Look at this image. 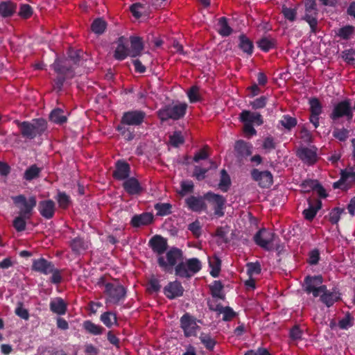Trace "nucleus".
I'll list each match as a JSON object with an SVG mask.
<instances>
[{
    "instance_id": "5fc2aeb1",
    "label": "nucleus",
    "mask_w": 355,
    "mask_h": 355,
    "mask_svg": "<svg viewBox=\"0 0 355 355\" xmlns=\"http://www.w3.org/2000/svg\"><path fill=\"white\" fill-rule=\"evenodd\" d=\"M355 27L352 25H347L338 30L337 35L343 40H347L354 33Z\"/></svg>"
},
{
    "instance_id": "7c9ffc66",
    "label": "nucleus",
    "mask_w": 355,
    "mask_h": 355,
    "mask_svg": "<svg viewBox=\"0 0 355 355\" xmlns=\"http://www.w3.org/2000/svg\"><path fill=\"white\" fill-rule=\"evenodd\" d=\"M50 310L58 315H64L67 311V304L61 297H57L50 302Z\"/></svg>"
},
{
    "instance_id": "bb28decb",
    "label": "nucleus",
    "mask_w": 355,
    "mask_h": 355,
    "mask_svg": "<svg viewBox=\"0 0 355 355\" xmlns=\"http://www.w3.org/2000/svg\"><path fill=\"white\" fill-rule=\"evenodd\" d=\"M309 207L305 209L302 214L306 220L311 221L316 216L317 212L322 207V202L320 200H316L315 203L313 205L311 200H308Z\"/></svg>"
},
{
    "instance_id": "3c124183",
    "label": "nucleus",
    "mask_w": 355,
    "mask_h": 355,
    "mask_svg": "<svg viewBox=\"0 0 355 355\" xmlns=\"http://www.w3.org/2000/svg\"><path fill=\"white\" fill-rule=\"evenodd\" d=\"M309 112L314 115L321 114L322 113V105L317 98H312L309 100Z\"/></svg>"
},
{
    "instance_id": "37998d69",
    "label": "nucleus",
    "mask_w": 355,
    "mask_h": 355,
    "mask_svg": "<svg viewBox=\"0 0 355 355\" xmlns=\"http://www.w3.org/2000/svg\"><path fill=\"white\" fill-rule=\"evenodd\" d=\"M231 186V179L225 169L220 171V179L218 184V188L223 192H227Z\"/></svg>"
},
{
    "instance_id": "dca6fc26",
    "label": "nucleus",
    "mask_w": 355,
    "mask_h": 355,
    "mask_svg": "<svg viewBox=\"0 0 355 355\" xmlns=\"http://www.w3.org/2000/svg\"><path fill=\"white\" fill-rule=\"evenodd\" d=\"M130 175V166L123 159H119L115 163V169L112 176L117 180H125Z\"/></svg>"
},
{
    "instance_id": "aec40b11",
    "label": "nucleus",
    "mask_w": 355,
    "mask_h": 355,
    "mask_svg": "<svg viewBox=\"0 0 355 355\" xmlns=\"http://www.w3.org/2000/svg\"><path fill=\"white\" fill-rule=\"evenodd\" d=\"M38 211L43 218L51 219L55 212V204L52 200H42L38 204Z\"/></svg>"
},
{
    "instance_id": "2eb2a0df",
    "label": "nucleus",
    "mask_w": 355,
    "mask_h": 355,
    "mask_svg": "<svg viewBox=\"0 0 355 355\" xmlns=\"http://www.w3.org/2000/svg\"><path fill=\"white\" fill-rule=\"evenodd\" d=\"M54 266V264L51 261L41 257L33 260L31 270L40 274L47 275L53 271Z\"/></svg>"
},
{
    "instance_id": "393cba45",
    "label": "nucleus",
    "mask_w": 355,
    "mask_h": 355,
    "mask_svg": "<svg viewBox=\"0 0 355 355\" xmlns=\"http://www.w3.org/2000/svg\"><path fill=\"white\" fill-rule=\"evenodd\" d=\"M130 55L132 58L141 55L144 49V44L142 37L139 36H130Z\"/></svg>"
},
{
    "instance_id": "c756f323",
    "label": "nucleus",
    "mask_w": 355,
    "mask_h": 355,
    "mask_svg": "<svg viewBox=\"0 0 355 355\" xmlns=\"http://www.w3.org/2000/svg\"><path fill=\"white\" fill-rule=\"evenodd\" d=\"M49 120L58 125H62L67 121V116L61 108H55L49 114Z\"/></svg>"
},
{
    "instance_id": "c03bdc74",
    "label": "nucleus",
    "mask_w": 355,
    "mask_h": 355,
    "mask_svg": "<svg viewBox=\"0 0 355 355\" xmlns=\"http://www.w3.org/2000/svg\"><path fill=\"white\" fill-rule=\"evenodd\" d=\"M101 321L108 328H110L114 324L117 323L116 315L112 311H106L101 314Z\"/></svg>"
},
{
    "instance_id": "9d476101",
    "label": "nucleus",
    "mask_w": 355,
    "mask_h": 355,
    "mask_svg": "<svg viewBox=\"0 0 355 355\" xmlns=\"http://www.w3.org/2000/svg\"><path fill=\"white\" fill-rule=\"evenodd\" d=\"M277 236L274 232L261 228L254 235V243L265 250L270 251L272 249V243Z\"/></svg>"
},
{
    "instance_id": "0e129e2a",
    "label": "nucleus",
    "mask_w": 355,
    "mask_h": 355,
    "mask_svg": "<svg viewBox=\"0 0 355 355\" xmlns=\"http://www.w3.org/2000/svg\"><path fill=\"white\" fill-rule=\"evenodd\" d=\"M320 259V251L318 249L315 248L309 252L307 262L311 266H315L318 263Z\"/></svg>"
},
{
    "instance_id": "338daca9",
    "label": "nucleus",
    "mask_w": 355,
    "mask_h": 355,
    "mask_svg": "<svg viewBox=\"0 0 355 355\" xmlns=\"http://www.w3.org/2000/svg\"><path fill=\"white\" fill-rule=\"evenodd\" d=\"M333 136L340 141H345L349 137V130L345 128H336L333 131Z\"/></svg>"
},
{
    "instance_id": "052dcab7",
    "label": "nucleus",
    "mask_w": 355,
    "mask_h": 355,
    "mask_svg": "<svg viewBox=\"0 0 355 355\" xmlns=\"http://www.w3.org/2000/svg\"><path fill=\"white\" fill-rule=\"evenodd\" d=\"M27 218L21 214L19 216L16 217L13 220V227L17 232H22L25 230L26 223V220Z\"/></svg>"
},
{
    "instance_id": "8fccbe9b",
    "label": "nucleus",
    "mask_w": 355,
    "mask_h": 355,
    "mask_svg": "<svg viewBox=\"0 0 355 355\" xmlns=\"http://www.w3.org/2000/svg\"><path fill=\"white\" fill-rule=\"evenodd\" d=\"M70 247L74 253H80L86 249L84 240L80 237L73 239L70 242Z\"/></svg>"
},
{
    "instance_id": "5701e85b",
    "label": "nucleus",
    "mask_w": 355,
    "mask_h": 355,
    "mask_svg": "<svg viewBox=\"0 0 355 355\" xmlns=\"http://www.w3.org/2000/svg\"><path fill=\"white\" fill-rule=\"evenodd\" d=\"M123 188L130 196L139 195L143 191L139 180L134 177L125 179L123 183Z\"/></svg>"
},
{
    "instance_id": "c9c22d12",
    "label": "nucleus",
    "mask_w": 355,
    "mask_h": 355,
    "mask_svg": "<svg viewBox=\"0 0 355 355\" xmlns=\"http://www.w3.org/2000/svg\"><path fill=\"white\" fill-rule=\"evenodd\" d=\"M17 8L16 4L11 1H3L0 3V15L3 17H11Z\"/></svg>"
},
{
    "instance_id": "412c9836",
    "label": "nucleus",
    "mask_w": 355,
    "mask_h": 355,
    "mask_svg": "<svg viewBox=\"0 0 355 355\" xmlns=\"http://www.w3.org/2000/svg\"><path fill=\"white\" fill-rule=\"evenodd\" d=\"M297 156L308 165H313L317 162L316 150L307 147L299 148L296 153Z\"/></svg>"
},
{
    "instance_id": "680f3d73",
    "label": "nucleus",
    "mask_w": 355,
    "mask_h": 355,
    "mask_svg": "<svg viewBox=\"0 0 355 355\" xmlns=\"http://www.w3.org/2000/svg\"><path fill=\"white\" fill-rule=\"evenodd\" d=\"M354 318L350 313H347L343 318L339 320L338 326L341 329H347L354 324Z\"/></svg>"
},
{
    "instance_id": "49530a36",
    "label": "nucleus",
    "mask_w": 355,
    "mask_h": 355,
    "mask_svg": "<svg viewBox=\"0 0 355 355\" xmlns=\"http://www.w3.org/2000/svg\"><path fill=\"white\" fill-rule=\"evenodd\" d=\"M279 123L286 130H291L295 127L297 123L296 118L293 117L288 114L283 115Z\"/></svg>"
},
{
    "instance_id": "f704fd0d",
    "label": "nucleus",
    "mask_w": 355,
    "mask_h": 355,
    "mask_svg": "<svg viewBox=\"0 0 355 355\" xmlns=\"http://www.w3.org/2000/svg\"><path fill=\"white\" fill-rule=\"evenodd\" d=\"M42 170V168L38 167L36 164H32L24 171L23 178L31 182L40 177Z\"/></svg>"
},
{
    "instance_id": "b1692460",
    "label": "nucleus",
    "mask_w": 355,
    "mask_h": 355,
    "mask_svg": "<svg viewBox=\"0 0 355 355\" xmlns=\"http://www.w3.org/2000/svg\"><path fill=\"white\" fill-rule=\"evenodd\" d=\"M153 220L154 216L152 213L144 212L141 214L133 216L130 220V225L134 227H139L152 223Z\"/></svg>"
},
{
    "instance_id": "4c0bfd02",
    "label": "nucleus",
    "mask_w": 355,
    "mask_h": 355,
    "mask_svg": "<svg viewBox=\"0 0 355 355\" xmlns=\"http://www.w3.org/2000/svg\"><path fill=\"white\" fill-rule=\"evenodd\" d=\"M201 343L208 351H213L217 342L209 334L202 332L199 336Z\"/></svg>"
},
{
    "instance_id": "603ef678",
    "label": "nucleus",
    "mask_w": 355,
    "mask_h": 355,
    "mask_svg": "<svg viewBox=\"0 0 355 355\" xmlns=\"http://www.w3.org/2000/svg\"><path fill=\"white\" fill-rule=\"evenodd\" d=\"M209 265L211 268L210 275L213 277H218L221 266L220 259L216 257L212 260H209Z\"/></svg>"
},
{
    "instance_id": "58836bf2",
    "label": "nucleus",
    "mask_w": 355,
    "mask_h": 355,
    "mask_svg": "<svg viewBox=\"0 0 355 355\" xmlns=\"http://www.w3.org/2000/svg\"><path fill=\"white\" fill-rule=\"evenodd\" d=\"M218 33L223 37L230 35L233 31L232 28L228 24L227 19L225 17H222L218 19Z\"/></svg>"
},
{
    "instance_id": "20e7f679",
    "label": "nucleus",
    "mask_w": 355,
    "mask_h": 355,
    "mask_svg": "<svg viewBox=\"0 0 355 355\" xmlns=\"http://www.w3.org/2000/svg\"><path fill=\"white\" fill-rule=\"evenodd\" d=\"M353 116V108L351 100L349 98H345L334 104L329 114V118L334 121L343 117H345L347 121H351Z\"/></svg>"
},
{
    "instance_id": "e433bc0d",
    "label": "nucleus",
    "mask_w": 355,
    "mask_h": 355,
    "mask_svg": "<svg viewBox=\"0 0 355 355\" xmlns=\"http://www.w3.org/2000/svg\"><path fill=\"white\" fill-rule=\"evenodd\" d=\"M83 327L87 332L94 336L101 335L104 331V328L102 326L96 324L91 320H85L83 324Z\"/></svg>"
},
{
    "instance_id": "6ab92c4d",
    "label": "nucleus",
    "mask_w": 355,
    "mask_h": 355,
    "mask_svg": "<svg viewBox=\"0 0 355 355\" xmlns=\"http://www.w3.org/2000/svg\"><path fill=\"white\" fill-rule=\"evenodd\" d=\"M163 291L167 298L173 300L183 295L184 288L180 282L175 280L169 282Z\"/></svg>"
},
{
    "instance_id": "de8ad7c7",
    "label": "nucleus",
    "mask_w": 355,
    "mask_h": 355,
    "mask_svg": "<svg viewBox=\"0 0 355 355\" xmlns=\"http://www.w3.org/2000/svg\"><path fill=\"white\" fill-rule=\"evenodd\" d=\"M154 208L157 211V216H164L172 212V205L170 203L157 202L154 205Z\"/></svg>"
},
{
    "instance_id": "423d86ee",
    "label": "nucleus",
    "mask_w": 355,
    "mask_h": 355,
    "mask_svg": "<svg viewBox=\"0 0 355 355\" xmlns=\"http://www.w3.org/2000/svg\"><path fill=\"white\" fill-rule=\"evenodd\" d=\"M304 8L305 12L302 19L309 24L311 32L316 33L318 31V15L316 0H305Z\"/></svg>"
},
{
    "instance_id": "e2e57ef3",
    "label": "nucleus",
    "mask_w": 355,
    "mask_h": 355,
    "mask_svg": "<svg viewBox=\"0 0 355 355\" xmlns=\"http://www.w3.org/2000/svg\"><path fill=\"white\" fill-rule=\"evenodd\" d=\"M188 230L191 232L196 238L201 236L202 227L199 220H196L188 225Z\"/></svg>"
},
{
    "instance_id": "39448f33",
    "label": "nucleus",
    "mask_w": 355,
    "mask_h": 355,
    "mask_svg": "<svg viewBox=\"0 0 355 355\" xmlns=\"http://www.w3.org/2000/svg\"><path fill=\"white\" fill-rule=\"evenodd\" d=\"M12 200L19 209V214L26 218H31L33 209L37 205L36 198L32 196L27 199L24 195L20 194L12 197Z\"/></svg>"
},
{
    "instance_id": "7ed1b4c3",
    "label": "nucleus",
    "mask_w": 355,
    "mask_h": 355,
    "mask_svg": "<svg viewBox=\"0 0 355 355\" xmlns=\"http://www.w3.org/2000/svg\"><path fill=\"white\" fill-rule=\"evenodd\" d=\"M187 104L180 103L175 105H166L157 111V116L162 122L168 119L179 120L184 116Z\"/></svg>"
},
{
    "instance_id": "f03ea898",
    "label": "nucleus",
    "mask_w": 355,
    "mask_h": 355,
    "mask_svg": "<svg viewBox=\"0 0 355 355\" xmlns=\"http://www.w3.org/2000/svg\"><path fill=\"white\" fill-rule=\"evenodd\" d=\"M52 69L57 73L54 80V87L58 92L62 89L64 82L67 79H72L75 76L73 67L65 60L55 59L51 65Z\"/></svg>"
},
{
    "instance_id": "bf43d9fd",
    "label": "nucleus",
    "mask_w": 355,
    "mask_h": 355,
    "mask_svg": "<svg viewBox=\"0 0 355 355\" xmlns=\"http://www.w3.org/2000/svg\"><path fill=\"white\" fill-rule=\"evenodd\" d=\"M187 96L190 103H193L201 101L199 94V88L197 86H192L187 92Z\"/></svg>"
},
{
    "instance_id": "72a5a7b5",
    "label": "nucleus",
    "mask_w": 355,
    "mask_h": 355,
    "mask_svg": "<svg viewBox=\"0 0 355 355\" xmlns=\"http://www.w3.org/2000/svg\"><path fill=\"white\" fill-rule=\"evenodd\" d=\"M123 41V37H120L118 39L117 46L114 53V58L117 60H123L128 56V49L124 44Z\"/></svg>"
},
{
    "instance_id": "9b49d317",
    "label": "nucleus",
    "mask_w": 355,
    "mask_h": 355,
    "mask_svg": "<svg viewBox=\"0 0 355 355\" xmlns=\"http://www.w3.org/2000/svg\"><path fill=\"white\" fill-rule=\"evenodd\" d=\"M250 175L252 180L256 182L261 188L268 189L273 184V176L268 170L259 171L257 168H253L250 171Z\"/></svg>"
},
{
    "instance_id": "864d4df0",
    "label": "nucleus",
    "mask_w": 355,
    "mask_h": 355,
    "mask_svg": "<svg viewBox=\"0 0 355 355\" xmlns=\"http://www.w3.org/2000/svg\"><path fill=\"white\" fill-rule=\"evenodd\" d=\"M161 289L159 280L157 279L155 275H152L148 279L147 284V291L150 293H158Z\"/></svg>"
},
{
    "instance_id": "6e6d98bb",
    "label": "nucleus",
    "mask_w": 355,
    "mask_h": 355,
    "mask_svg": "<svg viewBox=\"0 0 355 355\" xmlns=\"http://www.w3.org/2000/svg\"><path fill=\"white\" fill-rule=\"evenodd\" d=\"M247 273L250 277L254 275H259L261 272V267L259 262H249L246 264Z\"/></svg>"
},
{
    "instance_id": "6e6552de",
    "label": "nucleus",
    "mask_w": 355,
    "mask_h": 355,
    "mask_svg": "<svg viewBox=\"0 0 355 355\" xmlns=\"http://www.w3.org/2000/svg\"><path fill=\"white\" fill-rule=\"evenodd\" d=\"M180 327L186 338L197 336V331L200 329L197 324L196 318L189 313H185L180 319Z\"/></svg>"
},
{
    "instance_id": "f8f14e48",
    "label": "nucleus",
    "mask_w": 355,
    "mask_h": 355,
    "mask_svg": "<svg viewBox=\"0 0 355 355\" xmlns=\"http://www.w3.org/2000/svg\"><path fill=\"white\" fill-rule=\"evenodd\" d=\"M145 112L139 110L125 112L121 117V123L127 125L139 126L146 118Z\"/></svg>"
},
{
    "instance_id": "cd10ccee",
    "label": "nucleus",
    "mask_w": 355,
    "mask_h": 355,
    "mask_svg": "<svg viewBox=\"0 0 355 355\" xmlns=\"http://www.w3.org/2000/svg\"><path fill=\"white\" fill-rule=\"evenodd\" d=\"M322 282L323 279L321 275L306 276L304 280V291L307 294H310L311 290L322 284Z\"/></svg>"
},
{
    "instance_id": "4468645a",
    "label": "nucleus",
    "mask_w": 355,
    "mask_h": 355,
    "mask_svg": "<svg viewBox=\"0 0 355 355\" xmlns=\"http://www.w3.org/2000/svg\"><path fill=\"white\" fill-rule=\"evenodd\" d=\"M353 184H355V172L343 170L340 180L333 184V188L347 191Z\"/></svg>"
},
{
    "instance_id": "1a4fd4ad",
    "label": "nucleus",
    "mask_w": 355,
    "mask_h": 355,
    "mask_svg": "<svg viewBox=\"0 0 355 355\" xmlns=\"http://www.w3.org/2000/svg\"><path fill=\"white\" fill-rule=\"evenodd\" d=\"M166 261H165L163 257H159L157 259V263L165 271H168L171 267L175 266L177 264L178 261L182 260L183 252L182 250L173 247L166 252Z\"/></svg>"
},
{
    "instance_id": "4d7b16f0",
    "label": "nucleus",
    "mask_w": 355,
    "mask_h": 355,
    "mask_svg": "<svg viewBox=\"0 0 355 355\" xmlns=\"http://www.w3.org/2000/svg\"><path fill=\"white\" fill-rule=\"evenodd\" d=\"M345 213V209L340 207L334 208L329 213V221L331 224H337L342 214Z\"/></svg>"
},
{
    "instance_id": "0eeeda50",
    "label": "nucleus",
    "mask_w": 355,
    "mask_h": 355,
    "mask_svg": "<svg viewBox=\"0 0 355 355\" xmlns=\"http://www.w3.org/2000/svg\"><path fill=\"white\" fill-rule=\"evenodd\" d=\"M105 293L107 295V302L114 304L123 301L126 297V289L119 284L106 283L105 284Z\"/></svg>"
},
{
    "instance_id": "a19ab883",
    "label": "nucleus",
    "mask_w": 355,
    "mask_h": 355,
    "mask_svg": "<svg viewBox=\"0 0 355 355\" xmlns=\"http://www.w3.org/2000/svg\"><path fill=\"white\" fill-rule=\"evenodd\" d=\"M107 22L102 18L95 19L91 24V30L96 35H102L106 30Z\"/></svg>"
},
{
    "instance_id": "69168bd1",
    "label": "nucleus",
    "mask_w": 355,
    "mask_h": 355,
    "mask_svg": "<svg viewBox=\"0 0 355 355\" xmlns=\"http://www.w3.org/2000/svg\"><path fill=\"white\" fill-rule=\"evenodd\" d=\"M170 142L174 147H178L180 145L184 144V139L180 132L175 131L170 136Z\"/></svg>"
},
{
    "instance_id": "13d9d810",
    "label": "nucleus",
    "mask_w": 355,
    "mask_h": 355,
    "mask_svg": "<svg viewBox=\"0 0 355 355\" xmlns=\"http://www.w3.org/2000/svg\"><path fill=\"white\" fill-rule=\"evenodd\" d=\"M15 313L20 318L28 320L30 315L28 309L24 307V304L21 302H19L17 304V307L15 310Z\"/></svg>"
},
{
    "instance_id": "774afa93",
    "label": "nucleus",
    "mask_w": 355,
    "mask_h": 355,
    "mask_svg": "<svg viewBox=\"0 0 355 355\" xmlns=\"http://www.w3.org/2000/svg\"><path fill=\"white\" fill-rule=\"evenodd\" d=\"M181 191L180 195L182 196H185L188 193H192L193 191V183L192 181H182L180 184Z\"/></svg>"
},
{
    "instance_id": "a878e982",
    "label": "nucleus",
    "mask_w": 355,
    "mask_h": 355,
    "mask_svg": "<svg viewBox=\"0 0 355 355\" xmlns=\"http://www.w3.org/2000/svg\"><path fill=\"white\" fill-rule=\"evenodd\" d=\"M252 145L243 140H238L234 145L236 157L239 159L245 158L252 154Z\"/></svg>"
},
{
    "instance_id": "09e8293b",
    "label": "nucleus",
    "mask_w": 355,
    "mask_h": 355,
    "mask_svg": "<svg viewBox=\"0 0 355 355\" xmlns=\"http://www.w3.org/2000/svg\"><path fill=\"white\" fill-rule=\"evenodd\" d=\"M56 200L59 205V207L61 209H67L69 207L71 203V199L69 196H68L64 191H58L57 196L55 197Z\"/></svg>"
},
{
    "instance_id": "473e14b6",
    "label": "nucleus",
    "mask_w": 355,
    "mask_h": 355,
    "mask_svg": "<svg viewBox=\"0 0 355 355\" xmlns=\"http://www.w3.org/2000/svg\"><path fill=\"white\" fill-rule=\"evenodd\" d=\"M257 46L263 52H268L277 46L275 39L269 37H263L257 42Z\"/></svg>"
},
{
    "instance_id": "ea45409f",
    "label": "nucleus",
    "mask_w": 355,
    "mask_h": 355,
    "mask_svg": "<svg viewBox=\"0 0 355 355\" xmlns=\"http://www.w3.org/2000/svg\"><path fill=\"white\" fill-rule=\"evenodd\" d=\"M209 288L213 297H216L220 300L225 299V295L223 293V285L220 281H214L212 284L209 286Z\"/></svg>"
},
{
    "instance_id": "a18cd8bd",
    "label": "nucleus",
    "mask_w": 355,
    "mask_h": 355,
    "mask_svg": "<svg viewBox=\"0 0 355 355\" xmlns=\"http://www.w3.org/2000/svg\"><path fill=\"white\" fill-rule=\"evenodd\" d=\"M186 263L192 276L198 273L202 268L201 262L198 258L189 259L187 260Z\"/></svg>"
},
{
    "instance_id": "f3484780",
    "label": "nucleus",
    "mask_w": 355,
    "mask_h": 355,
    "mask_svg": "<svg viewBox=\"0 0 355 355\" xmlns=\"http://www.w3.org/2000/svg\"><path fill=\"white\" fill-rule=\"evenodd\" d=\"M148 246L155 253L162 255L168 248L167 239L161 235L156 234L149 240Z\"/></svg>"
},
{
    "instance_id": "ddd939ff",
    "label": "nucleus",
    "mask_w": 355,
    "mask_h": 355,
    "mask_svg": "<svg viewBox=\"0 0 355 355\" xmlns=\"http://www.w3.org/2000/svg\"><path fill=\"white\" fill-rule=\"evenodd\" d=\"M205 198L206 200L214 206L215 215L218 216H223L224 215L223 209L226 199L223 196L209 191L205 194Z\"/></svg>"
},
{
    "instance_id": "c85d7f7f",
    "label": "nucleus",
    "mask_w": 355,
    "mask_h": 355,
    "mask_svg": "<svg viewBox=\"0 0 355 355\" xmlns=\"http://www.w3.org/2000/svg\"><path fill=\"white\" fill-rule=\"evenodd\" d=\"M239 49L248 55L250 56L254 52V44L253 42L248 38L245 35L241 34L239 36Z\"/></svg>"
},
{
    "instance_id": "a211bd4d",
    "label": "nucleus",
    "mask_w": 355,
    "mask_h": 355,
    "mask_svg": "<svg viewBox=\"0 0 355 355\" xmlns=\"http://www.w3.org/2000/svg\"><path fill=\"white\" fill-rule=\"evenodd\" d=\"M205 195L203 196H190L185 199L189 209L194 212H200L207 209Z\"/></svg>"
},
{
    "instance_id": "4be33fe9",
    "label": "nucleus",
    "mask_w": 355,
    "mask_h": 355,
    "mask_svg": "<svg viewBox=\"0 0 355 355\" xmlns=\"http://www.w3.org/2000/svg\"><path fill=\"white\" fill-rule=\"evenodd\" d=\"M239 119L243 123L261 125L263 123L262 116L258 112H252L249 110H243L239 114Z\"/></svg>"
},
{
    "instance_id": "f257e3e1",
    "label": "nucleus",
    "mask_w": 355,
    "mask_h": 355,
    "mask_svg": "<svg viewBox=\"0 0 355 355\" xmlns=\"http://www.w3.org/2000/svg\"><path fill=\"white\" fill-rule=\"evenodd\" d=\"M23 138L33 139L42 135L47 130V121L43 118L34 119L31 121H15Z\"/></svg>"
},
{
    "instance_id": "2f4dec72",
    "label": "nucleus",
    "mask_w": 355,
    "mask_h": 355,
    "mask_svg": "<svg viewBox=\"0 0 355 355\" xmlns=\"http://www.w3.org/2000/svg\"><path fill=\"white\" fill-rule=\"evenodd\" d=\"M340 293L338 291H334L323 293L320 295V301L327 307L333 306V304L339 301L340 299Z\"/></svg>"
},
{
    "instance_id": "79ce46f5",
    "label": "nucleus",
    "mask_w": 355,
    "mask_h": 355,
    "mask_svg": "<svg viewBox=\"0 0 355 355\" xmlns=\"http://www.w3.org/2000/svg\"><path fill=\"white\" fill-rule=\"evenodd\" d=\"M175 275L181 278L189 279L192 274L189 271L186 262L181 261L175 266Z\"/></svg>"
}]
</instances>
